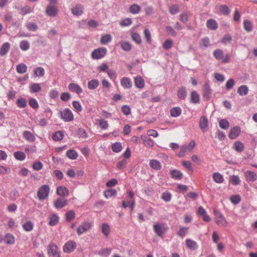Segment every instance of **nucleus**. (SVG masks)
Masks as SVG:
<instances>
[{
	"label": "nucleus",
	"instance_id": "nucleus-10",
	"mask_svg": "<svg viewBox=\"0 0 257 257\" xmlns=\"http://www.w3.org/2000/svg\"><path fill=\"white\" fill-rule=\"evenodd\" d=\"M47 253L49 256L53 257H60L58 251V246L54 243H51L48 246Z\"/></svg>",
	"mask_w": 257,
	"mask_h": 257
},
{
	"label": "nucleus",
	"instance_id": "nucleus-1",
	"mask_svg": "<svg viewBox=\"0 0 257 257\" xmlns=\"http://www.w3.org/2000/svg\"><path fill=\"white\" fill-rule=\"evenodd\" d=\"M153 229L158 236L163 237L168 230L169 227L166 223H156L153 225Z\"/></svg>",
	"mask_w": 257,
	"mask_h": 257
},
{
	"label": "nucleus",
	"instance_id": "nucleus-59",
	"mask_svg": "<svg viewBox=\"0 0 257 257\" xmlns=\"http://www.w3.org/2000/svg\"><path fill=\"white\" fill-rule=\"evenodd\" d=\"M20 47L23 51H26L30 48V44L27 41L24 40L20 42Z\"/></svg>",
	"mask_w": 257,
	"mask_h": 257
},
{
	"label": "nucleus",
	"instance_id": "nucleus-6",
	"mask_svg": "<svg viewBox=\"0 0 257 257\" xmlns=\"http://www.w3.org/2000/svg\"><path fill=\"white\" fill-rule=\"evenodd\" d=\"M107 52V49L103 47L94 49L91 53V57L93 59H100L105 56Z\"/></svg>",
	"mask_w": 257,
	"mask_h": 257
},
{
	"label": "nucleus",
	"instance_id": "nucleus-32",
	"mask_svg": "<svg viewBox=\"0 0 257 257\" xmlns=\"http://www.w3.org/2000/svg\"><path fill=\"white\" fill-rule=\"evenodd\" d=\"M233 149L237 152H241L244 150V145L240 141H236L233 144Z\"/></svg>",
	"mask_w": 257,
	"mask_h": 257
},
{
	"label": "nucleus",
	"instance_id": "nucleus-56",
	"mask_svg": "<svg viewBox=\"0 0 257 257\" xmlns=\"http://www.w3.org/2000/svg\"><path fill=\"white\" fill-rule=\"evenodd\" d=\"M132 38L133 41L137 44H141L142 43V39L140 34L137 33H133L132 34Z\"/></svg>",
	"mask_w": 257,
	"mask_h": 257
},
{
	"label": "nucleus",
	"instance_id": "nucleus-24",
	"mask_svg": "<svg viewBox=\"0 0 257 257\" xmlns=\"http://www.w3.org/2000/svg\"><path fill=\"white\" fill-rule=\"evenodd\" d=\"M185 242L186 246L190 249L195 250L198 247L197 242L191 239H186Z\"/></svg>",
	"mask_w": 257,
	"mask_h": 257
},
{
	"label": "nucleus",
	"instance_id": "nucleus-55",
	"mask_svg": "<svg viewBox=\"0 0 257 257\" xmlns=\"http://www.w3.org/2000/svg\"><path fill=\"white\" fill-rule=\"evenodd\" d=\"M116 194V191L115 189H108L104 192V195L105 198H108Z\"/></svg>",
	"mask_w": 257,
	"mask_h": 257
},
{
	"label": "nucleus",
	"instance_id": "nucleus-52",
	"mask_svg": "<svg viewBox=\"0 0 257 257\" xmlns=\"http://www.w3.org/2000/svg\"><path fill=\"white\" fill-rule=\"evenodd\" d=\"M111 250L110 248H104L99 251V254L103 256H107L110 254Z\"/></svg>",
	"mask_w": 257,
	"mask_h": 257
},
{
	"label": "nucleus",
	"instance_id": "nucleus-62",
	"mask_svg": "<svg viewBox=\"0 0 257 257\" xmlns=\"http://www.w3.org/2000/svg\"><path fill=\"white\" fill-rule=\"evenodd\" d=\"M132 24V20L130 18H126L122 21H121L119 23V24L121 26L126 27L130 26Z\"/></svg>",
	"mask_w": 257,
	"mask_h": 257
},
{
	"label": "nucleus",
	"instance_id": "nucleus-39",
	"mask_svg": "<svg viewBox=\"0 0 257 257\" xmlns=\"http://www.w3.org/2000/svg\"><path fill=\"white\" fill-rule=\"evenodd\" d=\"M101 231L105 236H108L110 232L109 225L107 223H103L101 226Z\"/></svg>",
	"mask_w": 257,
	"mask_h": 257
},
{
	"label": "nucleus",
	"instance_id": "nucleus-2",
	"mask_svg": "<svg viewBox=\"0 0 257 257\" xmlns=\"http://www.w3.org/2000/svg\"><path fill=\"white\" fill-rule=\"evenodd\" d=\"M214 57L218 60H221L223 63H227L229 62L230 56L229 54H224L223 51L221 49H216L213 52Z\"/></svg>",
	"mask_w": 257,
	"mask_h": 257
},
{
	"label": "nucleus",
	"instance_id": "nucleus-36",
	"mask_svg": "<svg viewBox=\"0 0 257 257\" xmlns=\"http://www.w3.org/2000/svg\"><path fill=\"white\" fill-rule=\"evenodd\" d=\"M170 174L172 178L175 179H181L183 177V174L179 170H173L171 171Z\"/></svg>",
	"mask_w": 257,
	"mask_h": 257
},
{
	"label": "nucleus",
	"instance_id": "nucleus-61",
	"mask_svg": "<svg viewBox=\"0 0 257 257\" xmlns=\"http://www.w3.org/2000/svg\"><path fill=\"white\" fill-rule=\"evenodd\" d=\"M112 150L113 152L118 153L121 151L122 146L120 143H115L112 146Z\"/></svg>",
	"mask_w": 257,
	"mask_h": 257
},
{
	"label": "nucleus",
	"instance_id": "nucleus-26",
	"mask_svg": "<svg viewBox=\"0 0 257 257\" xmlns=\"http://www.w3.org/2000/svg\"><path fill=\"white\" fill-rule=\"evenodd\" d=\"M206 26L211 30H215L218 27V24L215 20L209 19L206 22Z\"/></svg>",
	"mask_w": 257,
	"mask_h": 257
},
{
	"label": "nucleus",
	"instance_id": "nucleus-22",
	"mask_svg": "<svg viewBox=\"0 0 257 257\" xmlns=\"http://www.w3.org/2000/svg\"><path fill=\"white\" fill-rule=\"evenodd\" d=\"M149 165L151 168L156 170H160L162 168V165L160 162L155 159L150 161Z\"/></svg>",
	"mask_w": 257,
	"mask_h": 257
},
{
	"label": "nucleus",
	"instance_id": "nucleus-11",
	"mask_svg": "<svg viewBox=\"0 0 257 257\" xmlns=\"http://www.w3.org/2000/svg\"><path fill=\"white\" fill-rule=\"evenodd\" d=\"M199 127L203 133H205L208 129V120L205 116H202L199 122Z\"/></svg>",
	"mask_w": 257,
	"mask_h": 257
},
{
	"label": "nucleus",
	"instance_id": "nucleus-37",
	"mask_svg": "<svg viewBox=\"0 0 257 257\" xmlns=\"http://www.w3.org/2000/svg\"><path fill=\"white\" fill-rule=\"evenodd\" d=\"M66 156L70 159L75 160L78 157V154L75 150L71 149L67 151Z\"/></svg>",
	"mask_w": 257,
	"mask_h": 257
},
{
	"label": "nucleus",
	"instance_id": "nucleus-31",
	"mask_svg": "<svg viewBox=\"0 0 257 257\" xmlns=\"http://www.w3.org/2000/svg\"><path fill=\"white\" fill-rule=\"evenodd\" d=\"M10 48V44L8 42L5 43L1 47L0 55L4 56L8 53Z\"/></svg>",
	"mask_w": 257,
	"mask_h": 257
},
{
	"label": "nucleus",
	"instance_id": "nucleus-4",
	"mask_svg": "<svg viewBox=\"0 0 257 257\" xmlns=\"http://www.w3.org/2000/svg\"><path fill=\"white\" fill-rule=\"evenodd\" d=\"M214 213L215 216V222L218 225L226 227L228 225V222L222 214L216 210H214Z\"/></svg>",
	"mask_w": 257,
	"mask_h": 257
},
{
	"label": "nucleus",
	"instance_id": "nucleus-42",
	"mask_svg": "<svg viewBox=\"0 0 257 257\" xmlns=\"http://www.w3.org/2000/svg\"><path fill=\"white\" fill-rule=\"evenodd\" d=\"M112 40V37L109 34H106L102 35L100 40V43L101 44H107Z\"/></svg>",
	"mask_w": 257,
	"mask_h": 257
},
{
	"label": "nucleus",
	"instance_id": "nucleus-35",
	"mask_svg": "<svg viewBox=\"0 0 257 257\" xmlns=\"http://www.w3.org/2000/svg\"><path fill=\"white\" fill-rule=\"evenodd\" d=\"M34 72L36 77H41L45 74V70L41 67H38L34 70Z\"/></svg>",
	"mask_w": 257,
	"mask_h": 257
},
{
	"label": "nucleus",
	"instance_id": "nucleus-23",
	"mask_svg": "<svg viewBox=\"0 0 257 257\" xmlns=\"http://www.w3.org/2000/svg\"><path fill=\"white\" fill-rule=\"evenodd\" d=\"M191 102L193 103L198 104L200 103V95L196 91H193L190 94Z\"/></svg>",
	"mask_w": 257,
	"mask_h": 257
},
{
	"label": "nucleus",
	"instance_id": "nucleus-25",
	"mask_svg": "<svg viewBox=\"0 0 257 257\" xmlns=\"http://www.w3.org/2000/svg\"><path fill=\"white\" fill-rule=\"evenodd\" d=\"M135 86L139 88H143L145 86V81L140 76H138L135 78Z\"/></svg>",
	"mask_w": 257,
	"mask_h": 257
},
{
	"label": "nucleus",
	"instance_id": "nucleus-45",
	"mask_svg": "<svg viewBox=\"0 0 257 257\" xmlns=\"http://www.w3.org/2000/svg\"><path fill=\"white\" fill-rule=\"evenodd\" d=\"M248 89L246 86L241 85L237 89V92L240 95H245L248 93Z\"/></svg>",
	"mask_w": 257,
	"mask_h": 257
},
{
	"label": "nucleus",
	"instance_id": "nucleus-29",
	"mask_svg": "<svg viewBox=\"0 0 257 257\" xmlns=\"http://www.w3.org/2000/svg\"><path fill=\"white\" fill-rule=\"evenodd\" d=\"M212 178L214 182L217 183H222L224 181L223 176L219 173H214L212 175Z\"/></svg>",
	"mask_w": 257,
	"mask_h": 257
},
{
	"label": "nucleus",
	"instance_id": "nucleus-9",
	"mask_svg": "<svg viewBox=\"0 0 257 257\" xmlns=\"http://www.w3.org/2000/svg\"><path fill=\"white\" fill-rule=\"evenodd\" d=\"M92 226V223L89 222H83L78 227L77 233L78 235H81L83 233L88 231Z\"/></svg>",
	"mask_w": 257,
	"mask_h": 257
},
{
	"label": "nucleus",
	"instance_id": "nucleus-54",
	"mask_svg": "<svg viewBox=\"0 0 257 257\" xmlns=\"http://www.w3.org/2000/svg\"><path fill=\"white\" fill-rule=\"evenodd\" d=\"M72 105L75 111H77V112H80L82 111V105L78 101H73L72 102Z\"/></svg>",
	"mask_w": 257,
	"mask_h": 257
},
{
	"label": "nucleus",
	"instance_id": "nucleus-27",
	"mask_svg": "<svg viewBox=\"0 0 257 257\" xmlns=\"http://www.w3.org/2000/svg\"><path fill=\"white\" fill-rule=\"evenodd\" d=\"M99 82L97 79H92L88 82V88L90 90H94L96 89L99 86Z\"/></svg>",
	"mask_w": 257,
	"mask_h": 257
},
{
	"label": "nucleus",
	"instance_id": "nucleus-43",
	"mask_svg": "<svg viewBox=\"0 0 257 257\" xmlns=\"http://www.w3.org/2000/svg\"><path fill=\"white\" fill-rule=\"evenodd\" d=\"M24 137L29 141L34 142L35 140V137L32 134L31 132L29 131H24L23 133Z\"/></svg>",
	"mask_w": 257,
	"mask_h": 257
},
{
	"label": "nucleus",
	"instance_id": "nucleus-49",
	"mask_svg": "<svg viewBox=\"0 0 257 257\" xmlns=\"http://www.w3.org/2000/svg\"><path fill=\"white\" fill-rule=\"evenodd\" d=\"M65 216L66 220L70 222L75 218V213L73 210H70L66 213Z\"/></svg>",
	"mask_w": 257,
	"mask_h": 257
},
{
	"label": "nucleus",
	"instance_id": "nucleus-8",
	"mask_svg": "<svg viewBox=\"0 0 257 257\" xmlns=\"http://www.w3.org/2000/svg\"><path fill=\"white\" fill-rule=\"evenodd\" d=\"M76 248V243L73 240L67 241L63 246V250L65 253H69L73 251Z\"/></svg>",
	"mask_w": 257,
	"mask_h": 257
},
{
	"label": "nucleus",
	"instance_id": "nucleus-33",
	"mask_svg": "<svg viewBox=\"0 0 257 257\" xmlns=\"http://www.w3.org/2000/svg\"><path fill=\"white\" fill-rule=\"evenodd\" d=\"M30 90L32 93H37L41 90V87L39 83H34L30 86Z\"/></svg>",
	"mask_w": 257,
	"mask_h": 257
},
{
	"label": "nucleus",
	"instance_id": "nucleus-60",
	"mask_svg": "<svg viewBox=\"0 0 257 257\" xmlns=\"http://www.w3.org/2000/svg\"><path fill=\"white\" fill-rule=\"evenodd\" d=\"M229 182L234 185H237L240 183V181L238 176L233 175L230 178Z\"/></svg>",
	"mask_w": 257,
	"mask_h": 257
},
{
	"label": "nucleus",
	"instance_id": "nucleus-5",
	"mask_svg": "<svg viewBox=\"0 0 257 257\" xmlns=\"http://www.w3.org/2000/svg\"><path fill=\"white\" fill-rule=\"evenodd\" d=\"M60 116L64 121L69 122L74 119V115L72 111L69 108H65L60 111Z\"/></svg>",
	"mask_w": 257,
	"mask_h": 257
},
{
	"label": "nucleus",
	"instance_id": "nucleus-47",
	"mask_svg": "<svg viewBox=\"0 0 257 257\" xmlns=\"http://www.w3.org/2000/svg\"><path fill=\"white\" fill-rule=\"evenodd\" d=\"M5 241L7 244H14L15 243V237L11 234H7L5 237Z\"/></svg>",
	"mask_w": 257,
	"mask_h": 257
},
{
	"label": "nucleus",
	"instance_id": "nucleus-15",
	"mask_svg": "<svg viewBox=\"0 0 257 257\" xmlns=\"http://www.w3.org/2000/svg\"><path fill=\"white\" fill-rule=\"evenodd\" d=\"M68 204V201L64 198H59L56 199L54 202V207L56 209L64 207Z\"/></svg>",
	"mask_w": 257,
	"mask_h": 257
},
{
	"label": "nucleus",
	"instance_id": "nucleus-50",
	"mask_svg": "<svg viewBox=\"0 0 257 257\" xmlns=\"http://www.w3.org/2000/svg\"><path fill=\"white\" fill-rule=\"evenodd\" d=\"M14 157L17 160L23 161L25 159L26 155L22 152L18 151L14 153Z\"/></svg>",
	"mask_w": 257,
	"mask_h": 257
},
{
	"label": "nucleus",
	"instance_id": "nucleus-19",
	"mask_svg": "<svg viewBox=\"0 0 257 257\" xmlns=\"http://www.w3.org/2000/svg\"><path fill=\"white\" fill-rule=\"evenodd\" d=\"M49 219V224L52 226L56 225L59 221V217L55 213L50 215Z\"/></svg>",
	"mask_w": 257,
	"mask_h": 257
},
{
	"label": "nucleus",
	"instance_id": "nucleus-51",
	"mask_svg": "<svg viewBox=\"0 0 257 257\" xmlns=\"http://www.w3.org/2000/svg\"><path fill=\"white\" fill-rule=\"evenodd\" d=\"M97 121L102 130H106L108 127V123L106 120L103 119H99L97 120Z\"/></svg>",
	"mask_w": 257,
	"mask_h": 257
},
{
	"label": "nucleus",
	"instance_id": "nucleus-21",
	"mask_svg": "<svg viewBox=\"0 0 257 257\" xmlns=\"http://www.w3.org/2000/svg\"><path fill=\"white\" fill-rule=\"evenodd\" d=\"M56 193L60 196H67L69 195V191L67 188L64 186H59L57 189Z\"/></svg>",
	"mask_w": 257,
	"mask_h": 257
},
{
	"label": "nucleus",
	"instance_id": "nucleus-12",
	"mask_svg": "<svg viewBox=\"0 0 257 257\" xmlns=\"http://www.w3.org/2000/svg\"><path fill=\"white\" fill-rule=\"evenodd\" d=\"M244 176L247 182H254L257 180V175L254 172L247 170L244 173Z\"/></svg>",
	"mask_w": 257,
	"mask_h": 257
},
{
	"label": "nucleus",
	"instance_id": "nucleus-30",
	"mask_svg": "<svg viewBox=\"0 0 257 257\" xmlns=\"http://www.w3.org/2000/svg\"><path fill=\"white\" fill-rule=\"evenodd\" d=\"M23 228L26 231H32L34 228V223L31 221H27L22 225Z\"/></svg>",
	"mask_w": 257,
	"mask_h": 257
},
{
	"label": "nucleus",
	"instance_id": "nucleus-44",
	"mask_svg": "<svg viewBox=\"0 0 257 257\" xmlns=\"http://www.w3.org/2000/svg\"><path fill=\"white\" fill-rule=\"evenodd\" d=\"M129 10L131 13L136 14L140 12L141 7L137 4H134L130 7Z\"/></svg>",
	"mask_w": 257,
	"mask_h": 257
},
{
	"label": "nucleus",
	"instance_id": "nucleus-38",
	"mask_svg": "<svg viewBox=\"0 0 257 257\" xmlns=\"http://www.w3.org/2000/svg\"><path fill=\"white\" fill-rule=\"evenodd\" d=\"M181 109L179 107H173L170 110L171 115L174 117L179 116L181 114Z\"/></svg>",
	"mask_w": 257,
	"mask_h": 257
},
{
	"label": "nucleus",
	"instance_id": "nucleus-3",
	"mask_svg": "<svg viewBox=\"0 0 257 257\" xmlns=\"http://www.w3.org/2000/svg\"><path fill=\"white\" fill-rule=\"evenodd\" d=\"M196 146V142L194 140H192L190 142L188 145H184L181 146L180 151L178 154L179 157H184L187 152H192Z\"/></svg>",
	"mask_w": 257,
	"mask_h": 257
},
{
	"label": "nucleus",
	"instance_id": "nucleus-16",
	"mask_svg": "<svg viewBox=\"0 0 257 257\" xmlns=\"http://www.w3.org/2000/svg\"><path fill=\"white\" fill-rule=\"evenodd\" d=\"M47 15L51 17H55L58 13V9L56 6L48 5L46 9Z\"/></svg>",
	"mask_w": 257,
	"mask_h": 257
},
{
	"label": "nucleus",
	"instance_id": "nucleus-57",
	"mask_svg": "<svg viewBox=\"0 0 257 257\" xmlns=\"http://www.w3.org/2000/svg\"><path fill=\"white\" fill-rule=\"evenodd\" d=\"M144 34L147 42L149 44L151 43L152 38L150 30L148 29H145L144 31Z\"/></svg>",
	"mask_w": 257,
	"mask_h": 257
},
{
	"label": "nucleus",
	"instance_id": "nucleus-7",
	"mask_svg": "<svg viewBox=\"0 0 257 257\" xmlns=\"http://www.w3.org/2000/svg\"><path fill=\"white\" fill-rule=\"evenodd\" d=\"M50 189L48 185H42L38 190L37 195L39 199L43 200L47 198L49 195Z\"/></svg>",
	"mask_w": 257,
	"mask_h": 257
},
{
	"label": "nucleus",
	"instance_id": "nucleus-40",
	"mask_svg": "<svg viewBox=\"0 0 257 257\" xmlns=\"http://www.w3.org/2000/svg\"><path fill=\"white\" fill-rule=\"evenodd\" d=\"M28 67L24 63H20L17 66L16 70L18 73H24L27 71Z\"/></svg>",
	"mask_w": 257,
	"mask_h": 257
},
{
	"label": "nucleus",
	"instance_id": "nucleus-41",
	"mask_svg": "<svg viewBox=\"0 0 257 257\" xmlns=\"http://www.w3.org/2000/svg\"><path fill=\"white\" fill-rule=\"evenodd\" d=\"M64 134L61 131L55 132L52 136V139L55 141H60L63 139Z\"/></svg>",
	"mask_w": 257,
	"mask_h": 257
},
{
	"label": "nucleus",
	"instance_id": "nucleus-63",
	"mask_svg": "<svg viewBox=\"0 0 257 257\" xmlns=\"http://www.w3.org/2000/svg\"><path fill=\"white\" fill-rule=\"evenodd\" d=\"M169 12L172 15H175L179 12V7L178 5H174L170 7Z\"/></svg>",
	"mask_w": 257,
	"mask_h": 257
},
{
	"label": "nucleus",
	"instance_id": "nucleus-48",
	"mask_svg": "<svg viewBox=\"0 0 257 257\" xmlns=\"http://www.w3.org/2000/svg\"><path fill=\"white\" fill-rule=\"evenodd\" d=\"M243 27L247 32H251L252 30V25L251 22L249 20H245L243 22Z\"/></svg>",
	"mask_w": 257,
	"mask_h": 257
},
{
	"label": "nucleus",
	"instance_id": "nucleus-58",
	"mask_svg": "<svg viewBox=\"0 0 257 257\" xmlns=\"http://www.w3.org/2000/svg\"><path fill=\"white\" fill-rule=\"evenodd\" d=\"M219 11L222 14L226 15H229L230 12L228 7L226 5H221L219 7Z\"/></svg>",
	"mask_w": 257,
	"mask_h": 257
},
{
	"label": "nucleus",
	"instance_id": "nucleus-13",
	"mask_svg": "<svg viewBox=\"0 0 257 257\" xmlns=\"http://www.w3.org/2000/svg\"><path fill=\"white\" fill-rule=\"evenodd\" d=\"M68 89L72 92L79 95L82 93L83 90L80 86L74 83H71L68 85Z\"/></svg>",
	"mask_w": 257,
	"mask_h": 257
},
{
	"label": "nucleus",
	"instance_id": "nucleus-18",
	"mask_svg": "<svg viewBox=\"0 0 257 257\" xmlns=\"http://www.w3.org/2000/svg\"><path fill=\"white\" fill-rule=\"evenodd\" d=\"M141 139L143 141V143L146 147L150 148L153 147L154 142L152 139L147 138L145 135H141Z\"/></svg>",
	"mask_w": 257,
	"mask_h": 257
},
{
	"label": "nucleus",
	"instance_id": "nucleus-20",
	"mask_svg": "<svg viewBox=\"0 0 257 257\" xmlns=\"http://www.w3.org/2000/svg\"><path fill=\"white\" fill-rule=\"evenodd\" d=\"M187 94L186 88L185 87H180L177 91V96L180 99L184 100L186 98Z\"/></svg>",
	"mask_w": 257,
	"mask_h": 257
},
{
	"label": "nucleus",
	"instance_id": "nucleus-53",
	"mask_svg": "<svg viewBox=\"0 0 257 257\" xmlns=\"http://www.w3.org/2000/svg\"><path fill=\"white\" fill-rule=\"evenodd\" d=\"M219 126L224 130H227L229 126V122L225 119H222L219 122Z\"/></svg>",
	"mask_w": 257,
	"mask_h": 257
},
{
	"label": "nucleus",
	"instance_id": "nucleus-64",
	"mask_svg": "<svg viewBox=\"0 0 257 257\" xmlns=\"http://www.w3.org/2000/svg\"><path fill=\"white\" fill-rule=\"evenodd\" d=\"M171 198L172 194L168 191L164 192L162 195V199L166 202L170 201L171 199Z\"/></svg>",
	"mask_w": 257,
	"mask_h": 257
},
{
	"label": "nucleus",
	"instance_id": "nucleus-14",
	"mask_svg": "<svg viewBox=\"0 0 257 257\" xmlns=\"http://www.w3.org/2000/svg\"><path fill=\"white\" fill-rule=\"evenodd\" d=\"M240 128L236 126L232 128L229 133L228 137L231 139H235L240 134Z\"/></svg>",
	"mask_w": 257,
	"mask_h": 257
},
{
	"label": "nucleus",
	"instance_id": "nucleus-34",
	"mask_svg": "<svg viewBox=\"0 0 257 257\" xmlns=\"http://www.w3.org/2000/svg\"><path fill=\"white\" fill-rule=\"evenodd\" d=\"M71 11L74 15L79 16L83 13V8L80 5H76L72 9Z\"/></svg>",
	"mask_w": 257,
	"mask_h": 257
},
{
	"label": "nucleus",
	"instance_id": "nucleus-28",
	"mask_svg": "<svg viewBox=\"0 0 257 257\" xmlns=\"http://www.w3.org/2000/svg\"><path fill=\"white\" fill-rule=\"evenodd\" d=\"M211 94V89L209 85L207 83L205 84L203 86V96L204 98L209 99Z\"/></svg>",
	"mask_w": 257,
	"mask_h": 257
},
{
	"label": "nucleus",
	"instance_id": "nucleus-46",
	"mask_svg": "<svg viewBox=\"0 0 257 257\" xmlns=\"http://www.w3.org/2000/svg\"><path fill=\"white\" fill-rule=\"evenodd\" d=\"M121 48L125 51H130L132 49V45L128 42H121L120 43Z\"/></svg>",
	"mask_w": 257,
	"mask_h": 257
},
{
	"label": "nucleus",
	"instance_id": "nucleus-17",
	"mask_svg": "<svg viewBox=\"0 0 257 257\" xmlns=\"http://www.w3.org/2000/svg\"><path fill=\"white\" fill-rule=\"evenodd\" d=\"M120 81L121 86L124 89H130L132 87V81L128 77H122Z\"/></svg>",
	"mask_w": 257,
	"mask_h": 257
}]
</instances>
